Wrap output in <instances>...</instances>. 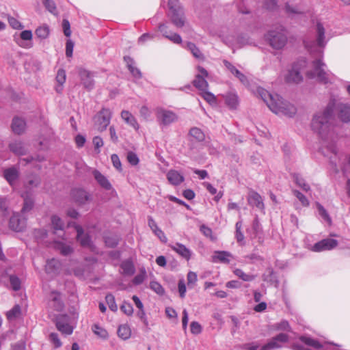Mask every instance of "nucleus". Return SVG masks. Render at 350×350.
<instances>
[{"mask_svg":"<svg viewBox=\"0 0 350 350\" xmlns=\"http://www.w3.org/2000/svg\"><path fill=\"white\" fill-rule=\"evenodd\" d=\"M79 75L84 88L88 90H91L94 85L93 74L87 70L80 68Z\"/></svg>","mask_w":350,"mask_h":350,"instance_id":"obj_18","label":"nucleus"},{"mask_svg":"<svg viewBox=\"0 0 350 350\" xmlns=\"http://www.w3.org/2000/svg\"><path fill=\"white\" fill-rule=\"evenodd\" d=\"M120 310L126 315H131L133 312V308L132 305L129 303L124 301L122 306H120Z\"/></svg>","mask_w":350,"mask_h":350,"instance_id":"obj_61","label":"nucleus"},{"mask_svg":"<svg viewBox=\"0 0 350 350\" xmlns=\"http://www.w3.org/2000/svg\"><path fill=\"white\" fill-rule=\"evenodd\" d=\"M21 314V307L18 305H16L12 309L7 312V317L11 320L18 317Z\"/></svg>","mask_w":350,"mask_h":350,"instance_id":"obj_55","label":"nucleus"},{"mask_svg":"<svg viewBox=\"0 0 350 350\" xmlns=\"http://www.w3.org/2000/svg\"><path fill=\"white\" fill-rule=\"evenodd\" d=\"M248 204L252 206H255L259 210H264L265 205L260 194L254 191H250L247 196Z\"/></svg>","mask_w":350,"mask_h":350,"instance_id":"obj_20","label":"nucleus"},{"mask_svg":"<svg viewBox=\"0 0 350 350\" xmlns=\"http://www.w3.org/2000/svg\"><path fill=\"white\" fill-rule=\"evenodd\" d=\"M72 200L79 205H83L92 201V196L85 189L75 188L71 191Z\"/></svg>","mask_w":350,"mask_h":350,"instance_id":"obj_10","label":"nucleus"},{"mask_svg":"<svg viewBox=\"0 0 350 350\" xmlns=\"http://www.w3.org/2000/svg\"><path fill=\"white\" fill-rule=\"evenodd\" d=\"M300 341L305 345L308 347H312L316 349H321L322 345L316 340L310 337L301 336Z\"/></svg>","mask_w":350,"mask_h":350,"instance_id":"obj_43","label":"nucleus"},{"mask_svg":"<svg viewBox=\"0 0 350 350\" xmlns=\"http://www.w3.org/2000/svg\"><path fill=\"white\" fill-rule=\"evenodd\" d=\"M95 151L96 153H100V148L103 146V139L99 136H96L93 138L92 140Z\"/></svg>","mask_w":350,"mask_h":350,"instance_id":"obj_62","label":"nucleus"},{"mask_svg":"<svg viewBox=\"0 0 350 350\" xmlns=\"http://www.w3.org/2000/svg\"><path fill=\"white\" fill-rule=\"evenodd\" d=\"M112 113L110 109L103 108L95 118L96 126L98 131L106 130L111 122Z\"/></svg>","mask_w":350,"mask_h":350,"instance_id":"obj_8","label":"nucleus"},{"mask_svg":"<svg viewBox=\"0 0 350 350\" xmlns=\"http://www.w3.org/2000/svg\"><path fill=\"white\" fill-rule=\"evenodd\" d=\"M49 340L55 348H59L62 345V343L59 338L58 334L56 333L50 334Z\"/></svg>","mask_w":350,"mask_h":350,"instance_id":"obj_59","label":"nucleus"},{"mask_svg":"<svg viewBox=\"0 0 350 350\" xmlns=\"http://www.w3.org/2000/svg\"><path fill=\"white\" fill-rule=\"evenodd\" d=\"M57 247L60 251V253L64 256H67L72 252V248L70 245L63 243H57Z\"/></svg>","mask_w":350,"mask_h":350,"instance_id":"obj_53","label":"nucleus"},{"mask_svg":"<svg viewBox=\"0 0 350 350\" xmlns=\"http://www.w3.org/2000/svg\"><path fill=\"white\" fill-rule=\"evenodd\" d=\"M273 327L276 330H282V331H290V325L287 321L282 320L280 322L275 323L273 325Z\"/></svg>","mask_w":350,"mask_h":350,"instance_id":"obj_58","label":"nucleus"},{"mask_svg":"<svg viewBox=\"0 0 350 350\" xmlns=\"http://www.w3.org/2000/svg\"><path fill=\"white\" fill-rule=\"evenodd\" d=\"M57 329L62 334L70 335L73 332V327L68 323L67 315H59L56 319Z\"/></svg>","mask_w":350,"mask_h":350,"instance_id":"obj_15","label":"nucleus"},{"mask_svg":"<svg viewBox=\"0 0 350 350\" xmlns=\"http://www.w3.org/2000/svg\"><path fill=\"white\" fill-rule=\"evenodd\" d=\"M170 247L172 250L186 260H188L190 259L191 252L185 245L179 243H176L174 245H171Z\"/></svg>","mask_w":350,"mask_h":350,"instance_id":"obj_29","label":"nucleus"},{"mask_svg":"<svg viewBox=\"0 0 350 350\" xmlns=\"http://www.w3.org/2000/svg\"><path fill=\"white\" fill-rule=\"evenodd\" d=\"M62 267V263L59 260L53 258L47 260L45 270L47 273L50 274H57L59 273Z\"/></svg>","mask_w":350,"mask_h":350,"instance_id":"obj_30","label":"nucleus"},{"mask_svg":"<svg viewBox=\"0 0 350 350\" xmlns=\"http://www.w3.org/2000/svg\"><path fill=\"white\" fill-rule=\"evenodd\" d=\"M170 16L172 23L177 28H184V31L189 32L191 28L189 25L186 24L185 18L183 10L170 12Z\"/></svg>","mask_w":350,"mask_h":350,"instance_id":"obj_13","label":"nucleus"},{"mask_svg":"<svg viewBox=\"0 0 350 350\" xmlns=\"http://www.w3.org/2000/svg\"><path fill=\"white\" fill-rule=\"evenodd\" d=\"M159 31L163 34V36L172 41L174 44H181L182 38L180 36L176 33H174L170 30H168V27L165 24H160L159 26Z\"/></svg>","mask_w":350,"mask_h":350,"instance_id":"obj_17","label":"nucleus"},{"mask_svg":"<svg viewBox=\"0 0 350 350\" xmlns=\"http://www.w3.org/2000/svg\"><path fill=\"white\" fill-rule=\"evenodd\" d=\"M334 104L329 103L325 110L316 113L312 120L311 127L314 132L324 138L332 128V122Z\"/></svg>","mask_w":350,"mask_h":350,"instance_id":"obj_2","label":"nucleus"},{"mask_svg":"<svg viewBox=\"0 0 350 350\" xmlns=\"http://www.w3.org/2000/svg\"><path fill=\"white\" fill-rule=\"evenodd\" d=\"M186 48L191 53L193 56L196 59L200 60L204 59V55L194 43L190 42H187Z\"/></svg>","mask_w":350,"mask_h":350,"instance_id":"obj_36","label":"nucleus"},{"mask_svg":"<svg viewBox=\"0 0 350 350\" xmlns=\"http://www.w3.org/2000/svg\"><path fill=\"white\" fill-rule=\"evenodd\" d=\"M245 258L250 260V262L253 264H261L263 262V258L255 253L247 255Z\"/></svg>","mask_w":350,"mask_h":350,"instance_id":"obj_56","label":"nucleus"},{"mask_svg":"<svg viewBox=\"0 0 350 350\" xmlns=\"http://www.w3.org/2000/svg\"><path fill=\"white\" fill-rule=\"evenodd\" d=\"M202 96L204 100H206L210 104H214L216 103L215 96L211 92L205 90L202 91Z\"/></svg>","mask_w":350,"mask_h":350,"instance_id":"obj_63","label":"nucleus"},{"mask_svg":"<svg viewBox=\"0 0 350 350\" xmlns=\"http://www.w3.org/2000/svg\"><path fill=\"white\" fill-rule=\"evenodd\" d=\"M150 288L157 294L162 295L164 294L165 291L163 286L157 281H152L150 283Z\"/></svg>","mask_w":350,"mask_h":350,"instance_id":"obj_52","label":"nucleus"},{"mask_svg":"<svg viewBox=\"0 0 350 350\" xmlns=\"http://www.w3.org/2000/svg\"><path fill=\"white\" fill-rule=\"evenodd\" d=\"M233 273L236 276L244 282H251L256 278L255 275L246 273L241 269H235L233 271Z\"/></svg>","mask_w":350,"mask_h":350,"instance_id":"obj_40","label":"nucleus"},{"mask_svg":"<svg viewBox=\"0 0 350 350\" xmlns=\"http://www.w3.org/2000/svg\"><path fill=\"white\" fill-rule=\"evenodd\" d=\"M32 32L30 30L23 31L20 33V38L16 39L15 38L16 43L21 47L29 49L33 46L32 40Z\"/></svg>","mask_w":350,"mask_h":350,"instance_id":"obj_19","label":"nucleus"},{"mask_svg":"<svg viewBox=\"0 0 350 350\" xmlns=\"http://www.w3.org/2000/svg\"><path fill=\"white\" fill-rule=\"evenodd\" d=\"M189 135L198 142H202L205 139L204 132L198 127H193L189 130Z\"/></svg>","mask_w":350,"mask_h":350,"instance_id":"obj_39","label":"nucleus"},{"mask_svg":"<svg viewBox=\"0 0 350 350\" xmlns=\"http://www.w3.org/2000/svg\"><path fill=\"white\" fill-rule=\"evenodd\" d=\"M124 62L126 64L127 68L129 70L130 72L132 75L137 78L139 79L142 77V73L140 70L134 66L135 62L134 60L129 56H125L124 57Z\"/></svg>","mask_w":350,"mask_h":350,"instance_id":"obj_34","label":"nucleus"},{"mask_svg":"<svg viewBox=\"0 0 350 350\" xmlns=\"http://www.w3.org/2000/svg\"><path fill=\"white\" fill-rule=\"evenodd\" d=\"M167 178L173 185H179L185 180L184 176L180 172L174 170H170L167 173Z\"/></svg>","mask_w":350,"mask_h":350,"instance_id":"obj_32","label":"nucleus"},{"mask_svg":"<svg viewBox=\"0 0 350 350\" xmlns=\"http://www.w3.org/2000/svg\"><path fill=\"white\" fill-rule=\"evenodd\" d=\"M10 284H11V286L13 290L18 291L20 289L21 281L18 279V278H17L15 275H10Z\"/></svg>","mask_w":350,"mask_h":350,"instance_id":"obj_64","label":"nucleus"},{"mask_svg":"<svg viewBox=\"0 0 350 350\" xmlns=\"http://www.w3.org/2000/svg\"><path fill=\"white\" fill-rule=\"evenodd\" d=\"M92 174L97 181L98 184L106 190H110L112 188L111 184L106 176L101 174L99 171L94 170Z\"/></svg>","mask_w":350,"mask_h":350,"instance_id":"obj_26","label":"nucleus"},{"mask_svg":"<svg viewBox=\"0 0 350 350\" xmlns=\"http://www.w3.org/2000/svg\"><path fill=\"white\" fill-rule=\"evenodd\" d=\"M235 227H236V233H235L236 239L239 243H240L241 245H243L244 243H243L244 235L241 230V227H242V222L241 221H237L236 223Z\"/></svg>","mask_w":350,"mask_h":350,"instance_id":"obj_48","label":"nucleus"},{"mask_svg":"<svg viewBox=\"0 0 350 350\" xmlns=\"http://www.w3.org/2000/svg\"><path fill=\"white\" fill-rule=\"evenodd\" d=\"M338 245V241L333 239H325L312 245L310 250L314 252L331 250Z\"/></svg>","mask_w":350,"mask_h":350,"instance_id":"obj_11","label":"nucleus"},{"mask_svg":"<svg viewBox=\"0 0 350 350\" xmlns=\"http://www.w3.org/2000/svg\"><path fill=\"white\" fill-rule=\"evenodd\" d=\"M146 278V271L145 269H142L140 270L139 273H138L137 275L135 276V278L133 280V282L135 285H139L142 284L145 278Z\"/></svg>","mask_w":350,"mask_h":350,"instance_id":"obj_54","label":"nucleus"},{"mask_svg":"<svg viewBox=\"0 0 350 350\" xmlns=\"http://www.w3.org/2000/svg\"><path fill=\"white\" fill-rule=\"evenodd\" d=\"M329 39V38H326L325 28L323 23H317L315 41L311 43L305 41V46L311 53L317 51L319 53H322V49L325 46Z\"/></svg>","mask_w":350,"mask_h":350,"instance_id":"obj_4","label":"nucleus"},{"mask_svg":"<svg viewBox=\"0 0 350 350\" xmlns=\"http://www.w3.org/2000/svg\"><path fill=\"white\" fill-rule=\"evenodd\" d=\"M225 67L234 75L243 84L247 85L248 83L247 78L245 75L241 72L227 60L223 62Z\"/></svg>","mask_w":350,"mask_h":350,"instance_id":"obj_24","label":"nucleus"},{"mask_svg":"<svg viewBox=\"0 0 350 350\" xmlns=\"http://www.w3.org/2000/svg\"><path fill=\"white\" fill-rule=\"evenodd\" d=\"M198 68L200 73L196 75V79L193 80V85L202 92L207 90L208 85L205 77H207L208 72L204 68L200 66Z\"/></svg>","mask_w":350,"mask_h":350,"instance_id":"obj_16","label":"nucleus"},{"mask_svg":"<svg viewBox=\"0 0 350 350\" xmlns=\"http://www.w3.org/2000/svg\"><path fill=\"white\" fill-rule=\"evenodd\" d=\"M338 118L344 122H350V105L338 103L336 105Z\"/></svg>","mask_w":350,"mask_h":350,"instance_id":"obj_22","label":"nucleus"},{"mask_svg":"<svg viewBox=\"0 0 350 350\" xmlns=\"http://www.w3.org/2000/svg\"><path fill=\"white\" fill-rule=\"evenodd\" d=\"M288 340V336L284 333H280L272 338L260 350H272L282 347L283 345Z\"/></svg>","mask_w":350,"mask_h":350,"instance_id":"obj_9","label":"nucleus"},{"mask_svg":"<svg viewBox=\"0 0 350 350\" xmlns=\"http://www.w3.org/2000/svg\"><path fill=\"white\" fill-rule=\"evenodd\" d=\"M66 75L64 69H59L57 71L56 81L58 85L55 88L57 92L61 93L63 90V85L66 81Z\"/></svg>","mask_w":350,"mask_h":350,"instance_id":"obj_35","label":"nucleus"},{"mask_svg":"<svg viewBox=\"0 0 350 350\" xmlns=\"http://www.w3.org/2000/svg\"><path fill=\"white\" fill-rule=\"evenodd\" d=\"M48 306L49 308L55 311H62L64 308V304L61 293L57 291H52L49 297Z\"/></svg>","mask_w":350,"mask_h":350,"instance_id":"obj_14","label":"nucleus"},{"mask_svg":"<svg viewBox=\"0 0 350 350\" xmlns=\"http://www.w3.org/2000/svg\"><path fill=\"white\" fill-rule=\"evenodd\" d=\"M256 94L262 99L269 109L275 114L292 117L296 113L295 106L284 100L277 94H271L260 87L256 88Z\"/></svg>","mask_w":350,"mask_h":350,"instance_id":"obj_1","label":"nucleus"},{"mask_svg":"<svg viewBox=\"0 0 350 350\" xmlns=\"http://www.w3.org/2000/svg\"><path fill=\"white\" fill-rule=\"evenodd\" d=\"M27 218L22 213H14L10 219V227L17 232L23 231L26 227Z\"/></svg>","mask_w":350,"mask_h":350,"instance_id":"obj_12","label":"nucleus"},{"mask_svg":"<svg viewBox=\"0 0 350 350\" xmlns=\"http://www.w3.org/2000/svg\"><path fill=\"white\" fill-rule=\"evenodd\" d=\"M293 193L299 200L303 206L307 207L310 205V202L308 198L298 190H293Z\"/></svg>","mask_w":350,"mask_h":350,"instance_id":"obj_49","label":"nucleus"},{"mask_svg":"<svg viewBox=\"0 0 350 350\" xmlns=\"http://www.w3.org/2000/svg\"><path fill=\"white\" fill-rule=\"evenodd\" d=\"M306 66L305 59L299 60V62L293 64L291 68L288 71L285 76V81L287 83H299L303 79L300 74L301 68Z\"/></svg>","mask_w":350,"mask_h":350,"instance_id":"obj_7","label":"nucleus"},{"mask_svg":"<svg viewBox=\"0 0 350 350\" xmlns=\"http://www.w3.org/2000/svg\"><path fill=\"white\" fill-rule=\"evenodd\" d=\"M316 206L317 208L319 215L329 224H331L332 219L327 211L324 208V207L319 202L316 203Z\"/></svg>","mask_w":350,"mask_h":350,"instance_id":"obj_47","label":"nucleus"},{"mask_svg":"<svg viewBox=\"0 0 350 350\" xmlns=\"http://www.w3.org/2000/svg\"><path fill=\"white\" fill-rule=\"evenodd\" d=\"M3 174L5 178L10 185H12L18 176V171L14 167L5 170Z\"/></svg>","mask_w":350,"mask_h":350,"instance_id":"obj_38","label":"nucleus"},{"mask_svg":"<svg viewBox=\"0 0 350 350\" xmlns=\"http://www.w3.org/2000/svg\"><path fill=\"white\" fill-rule=\"evenodd\" d=\"M326 65L321 59L312 62L311 70L307 71L306 75L310 79H315L323 83L331 82L333 78L332 74L326 70Z\"/></svg>","mask_w":350,"mask_h":350,"instance_id":"obj_3","label":"nucleus"},{"mask_svg":"<svg viewBox=\"0 0 350 350\" xmlns=\"http://www.w3.org/2000/svg\"><path fill=\"white\" fill-rule=\"evenodd\" d=\"M106 302L111 311L116 312L118 310V306L115 301V297L111 294H107L105 297Z\"/></svg>","mask_w":350,"mask_h":350,"instance_id":"obj_51","label":"nucleus"},{"mask_svg":"<svg viewBox=\"0 0 350 350\" xmlns=\"http://www.w3.org/2000/svg\"><path fill=\"white\" fill-rule=\"evenodd\" d=\"M156 117L158 123L161 126H168L176 122L178 119L176 113L163 108L157 109Z\"/></svg>","mask_w":350,"mask_h":350,"instance_id":"obj_6","label":"nucleus"},{"mask_svg":"<svg viewBox=\"0 0 350 350\" xmlns=\"http://www.w3.org/2000/svg\"><path fill=\"white\" fill-rule=\"evenodd\" d=\"M26 128L25 120L20 117H14L12 122V129L16 134H22Z\"/></svg>","mask_w":350,"mask_h":350,"instance_id":"obj_28","label":"nucleus"},{"mask_svg":"<svg viewBox=\"0 0 350 350\" xmlns=\"http://www.w3.org/2000/svg\"><path fill=\"white\" fill-rule=\"evenodd\" d=\"M51 225L55 233L58 230L63 232L64 230V223L57 215H53L51 217Z\"/></svg>","mask_w":350,"mask_h":350,"instance_id":"obj_42","label":"nucleus"},{"mask_svg":"<svg viewBox=\"0 0 350 350\" xmlns=\"http://www.w3.org/2000/svg\"><path fill=\"white\" fill-rule=\"evenodd\" d=\"M23 197L24 198V203L21 210V213L23 215H25L26 213H28L33 208L34 201L31 197L28 196L27 193H25V195L23 194Z\"/></svg>","mask_w":350,"mask_h":350,"instance_id":"obj_37","label":"nucleus"},{"mask_svg":"<svg viewBox=\"0 0 350 350\" xmlns=\"http://www.w3.org/2000/svg\"><path fill=\"white\" fill-rule=\"evenodd\" d=\"M36 34L38 38L45 39L49 35V29L47 26L39 27L36 30Z\"/></svg>","mask_w":350,"mask_h":350,"instance_id":"obj_50","label":"nucleus"},{"mask_svg":"<svg viewBox=\"0 0 350 350\" xmlns=\"http://www.w3.org/2000/svg\"><path fill=\"white\" fill-rule=\"evenodd\" d=\"M266 38L270 45L275 49H282L287 42V36L283 27L269 31Z\"/></svg>","mask_w":350,"mask_h":350,"instance_id":"obj_5","label":"nucleus"},{"mask_svg":"<svg viewBox=\"0 0 350 350\" xmlns=\"http://www.w3.org/2000/svg\"><path fill=\"white\" fill-rule=\"evenodd\" d=\"M118 335L123 340H127L131 337V330L128 325L124 324L119 326Z\"/></svg>","mask_w":350,"mask_h":350,"instance_id":"obj_41","label":"nucleus"},{"mask_svg":"<svg viewBox=\"0 0 350 350\" xmlns=\"http://www.w3.org/2000/svg\"><path fill=\"white\" fill-rule=\"evenodd\" d=\"M122 272L123 274L131 275L133 274L135 268L133 263L131 261L126 260L122 262L120 265Z\"/></svg>","mask_w":350,"mask_h":350,"instance_id":"obj_45","label":"nucleus"},{"mask_svg":"<svg viewBox=\"0 0 350 350\" xmlns=\"http://www.w3.org/2000/svg\"><path fill=\"white\" fill-rule=\"evenodd\" d=\"M225 103L230 109H236L239 105L238 96L233 92H228L223 96Z\"/></svg>","mask_w":350,"mask_h":350,"instance_id":"obj_33","label":"nucleus"},{"mask_svg":"<svg viewBox=\"0 0 350 350\" xmlns=\"http://www.w3.org/2000/svg\"><path fill=\"white\" fill-rule=\"evenodd\" d=\"M111 160L113 167L119 172H121L122 170V164H121V161H120V158L118 156V154H111Z\"/></svg>","mask_w":350,"mask_h":350,"instance_id":"obj_60","label":"nucleus"},{"mask_svg":"<svg viewBox=\"0 0 350 350\" xmlns=\"http://www.w3.org/2000/svg\"><path fill=\"white\" fill-rule=\"evenodd\" d=\"M121 118L126 124L133 127L135 130L137 131L139 129V125L135 118V116L129 111L123 110L121 112Z\"/></svg>","mask_w":350,"mask_h":350,"instance_id":"obj_25","label":"nucleus"},{"mask_svg":"<svg viewBox=\"0 0 350 350\" xmlns=\"http://www.w3.org/2000/svg\"><path fill=\"white\" fill-rule=\"evenodd\" d=\"M92 330L96 336L103 339H107L109 336L107 330L98 324H94L92 327Z\"/></svg>","mask_w":350,"mask_h":350,"instance_id":"obj_46","label":"nucleus"},{"mask_svg":"<svg viewBox=\"0 0 350 350\" xmlns=\"http://www.w3.org/2000/svg\"><path fill=\"white\" fill-rule=\"evenodd\" d=\"M148 224L152 232L162 243H167V239L163 231L157 226L154 219L149 216L148 218Z\"/></svg>","mask_w":350,"mask_h":350,"instance_id":"obj_21","label":"nucleus"},{"mask_svg":"<svg viewBox=\"0 0 350 350\" xmlns=\"http://www.w3.org/2000/svg\"><path fill=\"white\" fill-rule=\"evenodd\" d=\"M10 150L17 155H24L27 152V148L24 143L20 140H15L9 145Z\"/></svg>","mask_w":350,"mask_h":350,"instance_id":"obj_27","label":"nucleus"},{"mask_svg":"<svg viewBox=\"0 0 350 350\" xmlns=\"http://www.w3.org/2000/svg\"><path fill=\"white\" fill-rule=\"evenodd\" d=\"M293 179L296 185L301 187L304 191L307 192L310 190L309 185L306 183L305 180L299 174H295L293 175Z\"/></svg>","mask_w":350,"mask_h":350,"instance_id":"obj_44","label":"nucleus"},{"mask_svg":"<svg viewBox=\"0 0 350 350\" xmlns=\"http://www.w3.org/2000/svg\"><path fill=\"white\" fill-rule=\"evenodd\" d=\"M126 159L128 162L132 165H137L139 162V159L137 154L132 151L127 152Z\"/></svg>","mask_w":350,"mask_h":350,"instance_id":"obj_57","label":"nucleus"},{"mask_svg":"<svg viewBox=\"0 0 350 350\" xmlns=\"http://www.w3.org/2000/svg\"><path fill=\"white\" fill-rule=\"evenodd\" d=\"M75 228L77 233V241L81 243V245L83 247H88L92 248V245L90 236L83 232V230L81 226L76 225Z\"/></svg>","mask_w":350,"mask_h":350,"instance_id":"obj_23","label":"nucleus"},{"mask_svg":"<svg viewBox=\"0 0 350 350\" xmlns=\"http://www.w3.org/2000/svg\"><path fill=\"white\" fill-rule=\"evenodd\" d=\"M232 258V254L226 251H216L212 256L213 262L228 263Z\"/></svg>","mask_w":350,"mask_h":350,"instance_id":"obj_31","label":"nucleus"}]
</instances>
